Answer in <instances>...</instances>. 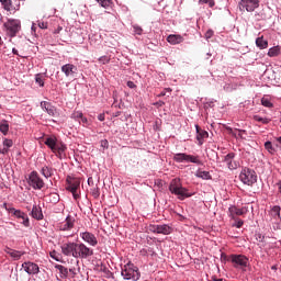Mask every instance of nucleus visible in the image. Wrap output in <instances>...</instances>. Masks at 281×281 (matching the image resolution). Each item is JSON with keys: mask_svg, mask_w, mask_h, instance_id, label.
<instances>
[{"mask_svg": "<svg viewBox=\"0 0 281 281\" xmlns=\"http://www.w3.org/2000/svg\"><path fill=\"white\" fill-rule=\"evenodd\" d=\"M99 63L102 65H108V63H111V58L109 56H102L99 58Z\"/></svg>", "mask_w": 281, "mask_h": 281, "instance_id": "37998d69", "label": "nucleus"}, {"mask_svg": "<svg viewBox=\"0 0 281 281\" xmlns=\"http://www.w3.org/2000/svg\"><path fill=\"white\" fill-rule=\"evenodd\" d=\"M254 120L256 122H261V124H269V122H271V120L267 119V117H262L260 115H255Z\"/></svg>", "mask_w": 281, "mask_h": 281, "instance_id": "2f4dec72", "label": "nucleus"}, {"mask_svg": "<svg viewBox=\"0 0 281 281\" xmlns=\"http://www.w3.org/2000/svg\"><path fill=\"white\" fill-rule=\"evenodd\" d=\"M4 251L8 254V256H10V258H12L13 260H21L22 256H25V251H21V250H14L10 247H7L4 249Z\"/></svg>", "mask_w": 281, "mask_h": 281, "instance_id": "6ab92c4d", "label": "nucleus"}, {"mask_svg": "<svg viewBox=\"0 0 281 281\" xmlns=\"http://www.w3.org/2000/svg\"><path fill=\"white\" fill-rule=\"evenodd\" d=\"M261 104L262 106H267V109H271V106H273V103H271V101L267 98L261 99Z\"/></svg>", "mask_w": 281, "mask_h": 281, "instance_id": "c9c22d12", "label": "nucleus"}, {"mask_svg": "<svg viewBox=\"0 0 281 281\" xmlns=\"http://www.w3.org/2000/svg\"><path fill=\"white\" fill-rule=\"evenodd\" d=\"M177 43H183V37H181L180 35H177Z\"/></svg>", "mask_w": 281, "mask_h": 281, "instance_id": "e2e57ef3", "label": "nucleus"}, {"mask_svg": "<svg viewBox=\"0 0 281 281\" xmlns=\"http://www.w3.org/2000/svg\"><path fill=\"white\" fill-rule=\"evenodd\" d=\"M61 71L65 74L66 78H75L78 67H76L74 64H66L61 66Z\"/></svg>", "mask_w": 281, "mask_h": 281, "instance_id": "f3484780", "label": "nucleus"}, {"mask_svg": "<svg viewBox=\"0 0 281 281\" xmlns=\"http://www.w3.org/2000/svg\"><path fill=\"white\" fill-rule=\"evenodd\" d=\"M239 179L245 186H254L258 181V176L252 169L244 168L239 175Z\"/></svg>", "mask_w": 281, "mask_h": 281, "instance_id": "7ed1b4c3", "label": "nucleus"}, {"mask_svg": "<svg viewBox=\"0 0 281 281\" xmlns=\"http://www.w3.org/2000/svg\"><path fill=\"white\" fill-rule=\"evenodd\" d=\"M41 109H43V111H46V113H48V115H50V117H56V115H58L56 108L47 101L41 102Z\"/></svg>", "mask_w": 281, "mask_h": 281, "instance_id": "a211bd4d", "label": "nucleus"}, {"mask_svg": "<svg viewBox=\"0 0 281 281\" xmlns=\"http://www.w3.org/2000/svg\"><path fill=\"white\" fill-rule=\"evenodd\" d=\"M38 27L41 30H47V23L46 22H38Z\"/></svg>", "mask_w": 281, "mask_h": 281, "instance_id": "8fccbe9b", "label": "nucleus"}, {"mask_svg": "<svg viewBox=\"0 0 281 281\" xmlns=\"http://www.w3.org/2000/svg\"><path fill=\"white\" fill-rule=\"evenodd\" d=\"M134 32H135V34L140 35V34H142V32H144V30L142 29V26L134 25Z\"/></svg>", "mask_w": 281, "mask_h": 281, "instance_id": "49530a36", "label": "nucleus"}, {"mask_svg": "<svg viewBox=\"0 0 281 281\" xmlns=\"http://www.w3.org/2000/svg\"><path fill=\"white\" fill-rule=\"evenodd\" d=\"M81 122H82L83 124H87V122H89V121L87 120V117L82 116V117H81Z\"/></svg>", "mask_w": 281, "mask_h": 281, "instance_id": "338daca9", "label": "nucleus"}, {"mask_svg": "<svg viewBox=\"0 0 281 281\" xmlns=\"http://www.w3.org/2000/svg\"><path fill=\"white\" fill-rule=\"evenodd\" d=\"M272 213L274 214V216H280V206H273Z\"/></svg>", "mask_w": 281, "mask_h": 281, "instance_id": "de8ad7c7", "label": "nucleus"}, {"mask_svg": "<svg viewBox=\"0 0 281 281\" xmlns=\"http://www.w3.org/2000/svg\"><path fill=\"white\" fill-rule=\"evenodd\" d=\"M177 218H178V221H183V218H186V217H183V215H181V214H177Z\"/></svg>", "mask_w": 281, "mask_h": 281, "instance_id": "0e129e2a", "label": "nucleus"}, {"mask_svg": "<svg viewBox=\"0 0 281 281\" xmlns=\"http://www.w3.org/2000/svg\"><path fill=\"white\" fill-rule=\"evenodd\" d=\"M4 27L9 36H11V38H14V36H16V34H19V32L21 31V20L9 19L4 23Z\"/></svg>", "mask_w": 281, "mask_h": 281, "instance_id": "0eeeda50", "label": "nucleus"}, {"mask_svg": "<svg viewBox=\"0 0 281 281\" xmlns=\"http://www.w3.org/2000/svg\"><path fill=\"white\" fill-rule=\"evenodd\" d=\"M92 195L94 196V199H98V196H100V189L98 188L93 189Z\"/></svg>", "mask_w": 281, "mask_h": 281, "instance_id": "09e8293b", "label": "nucleus"}, {"mask_svg": "<svg viewBox=\"0 0 281 281\" xmlns=\"http://www.w3.org/2000/svg\"><path fill=\"white\" fill-rule=\"evenodd\" d=\"M195 177H198L199 179H205V180L212 179V176L210 175L209 171H201V170L196 171Z\"/></svg>", "mask_w": 281, "mask_h": 281, "instance_id": "c85d7f7f", "label": "nucleus"}, {"mask_svg": "<svg viewBox=\"0 0 281 281\" xmlns=\"http://www.w3.org/2000/svg\"><path fill=\"white\" fill-rule=\"evenodd\" d=\"M229 170H234V168H236V165L231 160L229 162H226Z\"/></svg>", "mask_w": 281, "mask_h": 281, "instance_id": "603ef678", "label": "nucleus"}, {"mask_svg": "<svg viewBox=\"0 0 281 281\" xmlns=\"http://www.w3.org/2000/svg\"><path fill=\"white\" fill-rule=\"evenodd\" d=\"M256 45L259 47V49H267V47H269V42L261 36L256 40Z\"/></svg>", "mask_w": 281, "mask_h": 281, "instance_id": "b1692460", "label": "nucleus"}, {"mask_svg": "<svg viewBox=\"0 0 281 281\" xmlns=\"http://www.w3.org/2000/svg\"><path fill=\"white\" fill-rule=\"evenodd\" d=\"M167 41L170 43V45H177V35L171 34L167 37Z\"/></svg>", "mask_w": 281, "mask_h": 281, "instance_id": "58836bf2", "label": "nucleus"}, {"mask_svg": "<svg viewBox=\"0 0 281 281\" xmlns=\"http://www.w3.org/2000/svg\"><path fill=\"white\" fill-rule=\"evenodd\" d=\"M127 87H128L130 89H135V87H137V86H136L135 82H133V81H127Z\"/></svg>", "mask_w": 281, "mask_h": 281, "instance_id": "864d4df0", "label": "nucleus"}, {"mask_svg": "<svg viewBox=\"0 0 281 281\" xmlns=\"http://www.w3.org/2000/svg\"><path fill=\"white\" fill-rule=\"evenodd\" d=\"M167 91H170V89H167L158 94V98H164V95H167Z\"/></svg>", "mask_w": 281, "mask_h": 281, "instance_id": "4d7b16f0", "label": "nucleus"}, {"mask_svg": "<svg viewBox=\"0 0 281 281\" xmlns=\"http://www.w3.org/2000/svg\"><path fill=\"white\" fill-rule=\"evenodd\" d=\"M22 269H24L25 273H27L29 276H36L41 271V269L38 268V265L31 261L23 262Z\"/></svg>", "mask_w": 281, "mask_h": 281, "instance_id": "ddd939ff", "label": "nucleus"}, {"mask_svg": "<svg viewBox=\"0 0 281 281\" xmlns=\"http://www.w3.org/2000/svg\"><path fill=\"white\" fill-rule=\"evenodd\" d=\"M177 161H186L187 164H196L198 166H203V162L199 159V156L187 154H177Z\"/></svg>", "mask_w": 281, "mask_h": 281, "instance_id": "9d476101", "label": "nucleus"}, {"mask_svg": "<svg viewBox=\"0 0 281 281\" xmlns=\"http://www.w3.org/2000/svg\"><path fill=\"white\" fill-rule=\"evenodd\" d=\"M238 131V137H240V139H243V134L247 133V131L245 130H236Z\"/></svg>", "mask_w": 281, "mask_h": 281, "instance_id": "5fc2aeb1", "label": "nucleus"}, {"mask_svg": "<svg viewBox=\"0 0 281 281\" xmlns=\"http://www.w3.org/2000/svg\"><path fill=\"white\" fill-rule=\"evenodd\" d=\"M177 196L180 201H184V199H190V196H192V193L188 192V189L178 186Z\"/></svg>", "mask_w": 281, "mask_h": 281, "instance_id": "412c9836", "label": "nucleus"}, {"mask_svg": "<svg viewBox=\"0 0 281 281\" xmlns=\"http://www.w3.org/2000/svg\"><path fill=\"white\" fill-rule=\"evenodd\" d=\"M3 146H5L7 148H12V146H14V142H12V139L10 138H5L3 140Z\"/></svg>", "mask_w": 281, "mask_h": 281, "instance_id": "79ce46f5", "label": "nucleus"}, {"mask_svg": "<svg viewBox=\"0 0 281 281\" xmlns=\"http://www.w3.org/2000/svg\"><path fill=\"white\" fill-rule=\"evenodd\" d=\"M226 131H228L229 135H233V137H236V133H234V130L232 127H226Z\"/></svg>", "mask_w": 281, "mask_h": 281, "instance_id": "6e6d98bb", "label": "nucleus"}, {"mask_svg": "<svg viewBox=\"0 0 281 281\" xmlns=\"http://www.w3.org/2000/svg\"><path fill=\"white\" fill-rule=\"evenodd\" d=\"M240 12H254L260 8V0H240L238 2Z\"/></svg>", "mask_w": 281, "mask_h": 281, "instance_id": "6e6552de", "label": "nucleus"}, {"mask_svg": "<svg viewBox=\"0 0 281 281\" xmlns=\"http://www.w3.org/2000/svg\"><path fill=\"white\" fill-rule=\"evenodd\" d=\"M27 183L33 190H43L45 188V181L36 171H32L29 175Z\"/></svg>", "mask_w": 281, "mask_h": 281, "instance_id": "423d86ee", "label": "nucleus"}, {"mask_svg": "<svg viewBox=\"0 0 281 281\" xmlns=\"http://www.w3.org/2000/svg\"><path fill=\"white\" fill-rule=\"evenodd\" d=\"M121 276L124 278V280H133L137 281L139 278H142V274L139 273V268H137L132 262H127L121 271Z\"/></svg>", "mask_w": 281, "mask_h": 281, "instance_id": "f03ea898", "label": "nucleus"}, {"mask_svg": "<svg viewBox=\"0 0 281 281\" xmlns=\"http://www.w3.org/2000/svg\"><path fill=\"white\" fill-rule=\"evenodd\" d=\"M70 192L76 201H78V199H80V194H78V191H70Z\"/></svg>", "mask_w": 281, "mask_h": 281, "instance_id": "3c124183", "label": "nucleus"}, {"mask_svg": "<svg viewBox=\"0 0 281 281\" xmlns=\"http://www.w3.org/2000/svg\"><path fill=\"white\" fill-rule=\"evenodd\" d=\"M10 131V124L7 120L0 121V133H3L4 135H8V132Z\"/></svg>", "mask_w": 281, "mask_h": 281, "instance_id": "a878e982", "label": "nucleus"}, {"mask_svg": "<svg viewBox=\"0 0 281 281\" xmlns=\"http://www.w3.org/2000/svg\"><path fill=\"white\" fill-rule=\"evenodd\" d=\"M196 128V139L199 142V146H203V139H207L210 137V134L207 133V131H203L201 130V127L199 125H195Z\"/></svg>", "mask_w": 281, "mask_h": 281, "instance_id": "aec40b11", "label": "nucleus"}, {"mask_svg": "<svg viewBox=\"0 0 281 281\" xmlns=\"http://www.w3.org/2000/svg\"><path fill=\"white\" fill-rule=\"evenodd\" d=\"M31 216L36 221H43V210L41 206L34 205L31 212Z\"/></svg>", "mask_w": 281, "mask_h": 281, "instance_id": "5701e85b", "label": "nucleus"}, {"mask_svg": "<svg viewBox=\"0 0 281 281\" xmlns=\"http://www.w3.org/2000/svg\"><path fill=\"white\" fill-rule=\"evenodd\" d=\"M228 212H229L231 218L233 220H236V216H243V214H245L244 209H238L234 205L228 209Z\"/></svg>", "mask_w": 281, "mask_h": 281, "instance_id": "4be33fe9", "label": "nucleus"}, {"mask_svg": "<svg viewBox=\"0 0 281 281\" xmlns=\"http://www.w3.org/2000/svg\"><path fill=\"white\" fill-rule=\"evenodd\" d=\"M236 157V154L229 153L225 156L224 161L225 164H228L229 161H233V159Z\"/></svg>", "mask_w": 281, "mask_h": 281, "instance_id": "a19ab883", "label": "nucleus"}, {"mask_svg": "<svg viewBox=\"0 0 281 281\" xmlns=\"http://www.w3.org/2000/svg\"><path fill=\"white\" fill-rule=\"evenodd\" d=\"M199 3H200V5H203V3H207L209 8H214V5H216L214 0H199Z\"/></svg>", "mask_w": 281, "mask_h": 281, "instance_id": "4c0bfd02", "label": "nucleus"}, {"mask_svg": "<svg viewBox=\"0 0 281 281\" xmlns=\"http://www.w3.org/2000/svg\"><path fill=\"white\" fill-rule=\"evenodd\" d=\"M93 256V249L85 245V243H76L75 258L87 259Z\"/></svg>", "mask_w": 281, "mask_h": 281, "instance_id": "39448f33", "label": "nucleus"}, {"mask_svg": "<svg viewBox=\"0 0 281 281\" xmlns=\"http://www.w3.org/2000/svg\"><path fill=\"white\" fill-rule=\"evenodd\" d=\"M35 81L37 85H40V87H45V80L43 79V75L37 74L35 76Z\"/></svg>", "mask_w": 281, "mask_h": 281, "instance_id": "473e14b6", "label": "nucleus"}, {"mask_svg": "<svg viewBox=\"0 0 281 281\" xmlns=\"http://www.w3.org/2000/svg\"><path fill=\"white\" fill-rule=\"evenodd\" d=\"M61 254H64V256L76 258V243L69 241L61 245Z\"/></svg>", "mask_w": 281, "mask_h": 281, "instance_id": "2eb2a0df", "label": "nucleus"}, {"mask_svg": "<svg viewBox=\"0 0 281 281\" xmlns=\"http://www.w3.org/2000/svg\"><path fill=\"white\" fill-rule=\"evenodd\" d=\"M265 148H266V150H268V153H271V155H273V153H276V149L273 148V145L271 144V142H266Z\"/></svg>", "mask_w": 281, "mask_h": 281, "instance_id": "f704fd0d", "label": "nucleus"}, {"mask_svg": "<svg viewBox=\"0 0 281 281\" xmlns=\"http://www.w3.org/2000/svg\"><path fill=\"white\" fill-rule=\"evenodd\" d=\"M44 144L55 153L58 159H65L67 157V154H65L67 151V145L56 139V137H47Z\"/></svg>", "mask_w": 281, "mask_h": 281, "instance_id": "f257e3e1", "label": "nucleus"}, {"mask_svg": "<svg viewBox=\"0 0 281 281\" xmlns=\"http://www.w3.org/2000/svg\"><path fill=\"white\" fill-rule=\"evenodd\" d=\"M82 116H83V114L80 111L74 112L71 114L72 120H81Z\"/></svg>", "mask_w": 281, "mask_h": 281, "instance_id": "c03bdc74", "label": "nucleus"}, {"mask_svg": "<svg viewBox=\"0 0 281 281\" xmlns=\"http://www.w3.org/2000/svg\"><path fill=\"white\" fill-rule=\"evenodd\" d=\"M233 221H235V224L233 225V227H237V229H240V227H243V225H245V222H243V220H240V218L235 217V220H233Z\"/></svg>", "mask_w": 281, "mask_h": 281, "instance_id": "e433bc0d", "label": "nucleus"}, {"mask_svg": "<svg viewBox=\"0 0 281 281\" xmlns=\"http://www.w3.org/2000/svg\"><path fill=\"white\" fill-rule=\"evenodd\" d=\"M227 262H232L235 269H245L249 265V258L245 255H231L227 257Z\"/></svg>", "mask_w": 281, "mask_h": 281, "instance_id": "20e7f679", "label": "nucleus"}, {"mask_svg": "<svg viewBox=\"0 0 281 281\" xmlns=\"http://www.w3.org/2000/svg\"><path fill=\"white\" fill-rule=\"evenodd\" d=\"M66 190H69V192H76L78 191V188H80V178L68 176L66 178Z\"/></svg>", "mask_w": 281, "mask_h": 281, "instance_id": "dca6fc26", "label": "nucleus"}, {"mask_svg": "<svg viewBox=\"0 0 281 281\" xmlns=\"http://www.w3.org/2000/svg\"><path fill=\"white\" fill-rule=\"evenodd\" d=\"M268 56L270 58H276V56H280V46H274L268 50Z\"/></svg>", "mask_w": 281, "mask_h": 281, "instance_id": "cd10ccee", "label": "nucleus"}, {"mask_svg": "<svg viewBox=\"0 0 281 281\" xmlns=\"http://www.w3.org/2000/svg\"><path fill=\"white\" fill-rule=\"evenodd\" d=\"M98 120H99L100 122H104V114H99V115H98Z\"/></svg>", "mask_w": 281, "mask_h": 281, "instance_id": "680f3d73", "label": "nucleus"}, {"mask_svg": "<svg viewBox=\"0 0 281 281\" xmlns=\"http://www.w3.org/2000/svg\"><path fill=\"white\" fill-rule=\"evenodd\" d=\"M63 32V26H58L55 31L54 34H60Z\"/></svg>", "mask_w": 281, "mask_h": 281, "instance_id": "bf43d9fd", "label": "nucleus"}, {"mask_svg": "<svg viewBox=\"0 0 281 281\" xmlns=\"http://www.w3.org/2000/svg\"><path fill=\"white\" fill-rule=\"evenodd\" d=\"M0 3L7 12H12V0H0Z\"/></svg>", "mask_w": 281, "mask_h": 281, "instance_id": "bb28decb", "label": "nucleus"}, {"mask_svg": "<svg viewBox=\"0 0 281 281\" xmlns=\"http://www.w3.org/2000/svg\"><path fill=\"white\" fill-rule=\"evenodd\" d=\"M50 198L53 200H50L53 203H58V201H60V195H58V193H50Z\"/></svg>", "mask_w": 281, "mask_h": 281, "instance_id": "a18cd8bd", "label": "nucleus"}, {"mask_svg": "<svg viewBox=\"0 0 281 281\" xmlns=\"http://www.w3.org/2000/svg\"><path fill=\"white\" fill-rule=\"evenodd\" d=\"M75 225L76 218H74L71 215H68L66 220L58 225V229L60 232H69L70 229H74Z\"/></svg>", "mask_w": 281, "mask_h": 281, "instance_id": "4468645a", "label": "nucleus"}, {"mask_svg": "<svg viewBox=\"0 0 281 281\" xmlns=\"http://www.w3.org/2000/svg\"><path fill=\"white\" fill-rule=\"evenodd\" d=\"M41 175H43V177H45V179H49V177H54V169H52L47 166H44L41 169Z\"/></svg>", "mask_w": 281, "mask_h": 281, "instance_id": "393cba45", "label": "nucleus"}, {"mask_svg": "<svg viewBox=\"0 0 281 281\" xmlns=\"http://www.w3.org/2000/svg\"><path fill=\"white\" fill-rule=\"evenodd\" d=\"M149 232H153L154 234H172V227L169 225L162 224V225H149Z\"/></svg>", "mask_w": 281, "mask_h": 281, "instance_id": "9b49d317", "label": "nucleus"}, {"mask_svg": "<svg viewBox=\"0 0 281 281\" xmlns=\"http://www.w3.org/2000/svg\"><path fill=\"white\" fill-rule=\"evenodd\" d=\"M101 5V8H111L113 5V0H95Z\"/></svg>", "mask_w": 281, "mask_h": 281, "instance_id": "7c9ffc66", "label": "nucleus"}, {"mask_svg": "<svg viewBox=\"0 0 281 281\" xmlns=\"http://www.w3.org/2000/svg\"><path fill=\"white\" fill-rule=\"evenodd\" d=\"M49 256H50V258H53V260L60 262V255H58V252L56 250L50 251Z\"/></svg>", "mask_w": 281, "mask_h": 281, "instance_id": "ea45409f", "label": "nucleus"}, {"mask_svg": "<svg viewBox=\"0 0 281 281\" xmlns=\"http://www.w3.org/2000/svg\"><path fill=\"white\" fill-rule=\"evenodd\" d=\"M12 52L15 56H19V50L16 48H13Z\"/></svg>", "mask_w": 281, "mask_h": 281, "instance_id": "774afa93", "label": "nucleus"}, {"mask_svg": "<svg viewBox=\"0 0 281 281\" xmlns=\"http://www.w3.org/2000/svg\"><path fill=\"white\" fill-rule=\"evenodd\" d=\"M214 32L213 31H207L206 32V38H212Z\"/></svg>", "mask_w": 281, "mask_h": 281, "instance_id": "052dcab7", "label": "nucleus"}, {"mask_svg": "<svg viewBox=\"0 0 281 281\" xmlns=\"http://www.w3.org/2000/svg\"><path fill=\"white\" fill-rule=\"evenodd\" d=\"M0 153H1V155H8V153H9L8 147L0 149Z\"/></svg>", "mask_w": 281, "mask_h": 281, "instance_id": "13d9d810", "label": "nucleus"}, {"mask_svg": "<svg viewBox=\"0 0 281 281\" xmlns=\"http://www.w3.org/2000/svg\"><path fill=\"white\" fill-rule=\"evenodd\" d=\"M55 269H58L59 273L61 276H64V278H67V276H69V270L67 268H65V266H63V265L55 266Z\"/></svg>", "mask_w": 281, "mask_h": 281, "instance_id": "c756f323", "label": "nucleus"}, {"mask_svg": "<svg viewBox=\"0 0 281 281\" xmlns=\"http://www.w3.org/2000/svg\"><path fill=\"white\" fill-rule=\"evenodd\" d=\"M80 238L82 239L83 243H87L90 245V247H97L98 245V237L91 232H81L79 234Z\"/></svg>", "mask_w": 281, "mask_h": 281, "instance_id": "1a4fd4ad", "label": "nucleus"}, {"mask_svg": "<svg viewBox=\"0 0 281 281\" xmlns=\"http://www.w3.org/2000/svg\"><path fill=\"white\" fill-rule=\"evenodd\" d=\"M171 194H177V179H173L169 186Z\"/></svg>", "mask_w": 281, "mask_h": 281, "instance_id": "72a5a7b5", "label": "nucleus"}, {"mask_svg": "<svg viewBox=\"0 0 281 281\" xmlns=\"http://www.w3.org/2000/svg\"><path fill=\"white\" fill-rule=\"evenodd\" d=\"M277 187H278L279 193L281 194V181H279V182L277 183Z\"/></svg>", "mask_w": 281, "mask_h": 281, "instance_id": "69168bd1", "label": "nucleus"}, {"mask_svg": "<svg viewBox=\"0 0 281 281\" xmlns=\"http://www.w3.org/2000/svg\"><path fill=\"white\" fill-rule=\"evenodd\" d=\"M10 212L11 214H13V216H15V218L20 220V223H22L24 227H30V217L27 216V214H25L21 210L15 209H11Z\"/></svg>", "mask_w": 281, "mask_h": 281, "instance_id": "f8f14e48", "label": "nucleus"}]
</instances>
